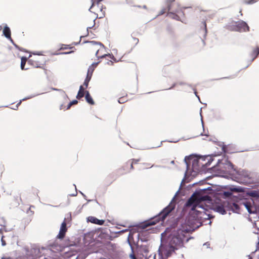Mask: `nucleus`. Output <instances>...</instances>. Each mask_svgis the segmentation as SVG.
<instances>
[{
    "mask_svg": "<svg viewBox=\"0 0 259 259\" xmlns=\"http://www.w3.org/2000/svg\"><path fill=\"white\" fill-rule=\"evenodd\" d=\"M100 54H103V52H100Z\"/></svg>",
    "mask_w": 259,
    "mask_h": 259,
    "instance_id": "obj_44",
    "label": "nucleus"
},
{
    "mask_svg": "<svg viewBox=\"0 0 259 259\" xmlns=\"http://www.w3.org/2000/svg\"><path fill=\"white\" fill-rule=\"evenodd\" d=\"M139 161H140L139 159H133L128 160L130 163H132V166H133V165L134 164H137Z\"/></svg>",
    "mask_w": 259,
    "mask_h": 259,
    "instance_id": "obj_24",
    "label": "nucleus"
},
{
    "mask_svg": "<svg viewBox=\"0 0 259 259\" xmlns=\"http://www.w3.org/2000/svg\"><path fill=\"white\" fill-rule=\"evenodd\" d=\"M92 75L90 73H87V77L85 78V80L89 81L91 80Z\"/></svg>",
    "mask_w": 259,
    "mask_h": 259,
    "instance_id": "obj_29",
    "label": "nucleus"
},
{
    "mask_svg": "<svg viewBox=\"0 0 259 259\" xmlns=\"http://www.w3.org/2000/svg\"><path fill=\"white\" fill-rule=\"evenodd\" d=\"M27 61V58L25 57H22L21 59V68L22 70H27L28 68H25V65Z\"/></svg>",
    "mask_w": 259,
    "mask_h": 259,
    "instance_id": "obj_21",
    "label": "nucleus"
},
{
    "mask_svg": "<svg viewBox=\"0 0 259 259\" xmlns=\"http://www.w3.org/2000/svg\"><path fill=\"white\" fill-rule=\"evenodd\" d=\"M184 234L181 230L174 231L168 237L169 243L171 248L177 249L183 246Z\"/></svg>",
    "mask_w": 259,
    "mask_h": 259,
    "instance_id": "obj_2",
    "label": "nucleus"
},
{
    "mask_svg": "<svg viewBox=\"0 0 259 259\" xmlns=\"http://www.w3.org/2000/svg\"><path fill=\"white\" fill-rule=\"evenodd\" d=\"M231 191H233V192H237L241 191L239 189L235 188H231Z\"/></svg>",
    "mask_w": 259,
    "mask_h": 259,
    "instance_id": "obj_33",
    "label": "nucleus"
},
{
    "mask_svg": "<svg viewBox=\"0 0 259 259\" xmlns=\"http://www.w3.org/2000/svg\"><path fill=\"white\" fill-rule=\"evenodd\" d=\"M97 5L96 7L95 6L94 8L90 11L96 15V18L99 19L103 18L105 16V10L106 7L103 5H100V3L99 4H96Z\"/></svg>",
    "mask_w": 259,
    "mask_h": 259,
    "instance_id": "obj_7",
    "label": "nucleus"
},
{
    "mask_svg": "<svg viewBox=\"0 0 259 259\" xmlns=\"http://www.w3.org/2000/svg\"><path fill=\"white\" fill-rule=\"evenodd\" d=\"M234 206L236 208H238V205L235 203H234Z\"/></svg>",
    "mask_w": 259,
    "mask_h": 259,
    "instance_id": "obj_37",
    "label": "nucleus"
},
{
    "mask_svg": "<svg viewBox=\"0 0 259 259\" xmlns=\"http://www.w3.org/2000/svg\"><path fill=\"white\" fill-rule=\"evenodd\" d=\"M85 98L86 100V101L90 105H94L95 102L91 97L90 93L89 91H85Z\"/></svg>",
    "mask_w": 259,
    "mask_h": 259,
    "instance_id": "obj_18",
    "label": "nucleus"
},
{
    "mask_svg": "<svg viewBox=\"0 0 259 259\" xmlns=\"http://www.w3.org/2000/svg\"><path fill=\"white\" fill-rule=\"evenodd\" d=\"M62 107H63V105H62L61 106L60 109H62Z\"/></svg>",
    "mask_w": 259,
    "mask_h": 259,
    "instance_id": "obj_45",
    "label": "nucleus"
},
{
    "mask_svg": "<svg viewBox=\"0 0 259 259\" xmlns=\"http://www.w3.org/2000/svg\"><path fill=\"white\" fill-rule=\"evenodd\" d=\"M203 27H204V30L205 33H206V32H207V28H206V23L205 21H204L203 22Z\"/></svg>",
    "mask_w": 259,
    "mask_h": 259,
    "instance_id": "obj_32",
    "label": "nucleus"
},
{
    "mask_svg": "<svg viewBox=\"0 0 259 259\" xmlns=\"http://www.w3.org/2000/svg\"><path fill=\"white\" fill-rule=\"evenodd\" d=\"M126 101V100L124 97H121L118 100V102L120 104L124 103Z\"/></svg>",
    "mask_w": 259,
    "mask_h": 259,
    "instance_id": "obj_26",
    "label": "nucleus"
},
{
    "mask_svg": "<svg viewBox=\"0 0 259 259\" xmlns=\"http://www.w3.org/2000/svg\"><path fill=\"white\" fill-rule=\"evenodd\" d=\"M64 46V45H62V46L61 47V48H60L61 50L62 49H63V46Z\"/></svg>",
    "mask_w": 259,
    "mask_h": 259,
    "instance_id": "obj_41",
    "label": "nucleus"
},
{
    "mask_svg": "<svg viewBox=\"0 0 259 259\" xmlns=\"http://www.w3.org/2000/svg\"><path fill=\"white\" fill-rule=\"evenodd\" d=\"M64 53H62V52H60V53H59L58 54H63Z\"/></svg>",
    "mask_w": 259,
    "mask_h": 259,
    "instance_id": "obj_46",
    "label": "nucleus"
},
{
    "mask_svg": "<svg viewBox=\"0 0 259 259\" xmlns=\"http://www.w3.org/2000/svg\"><path fill=\"white\" fill-rule=\"evenodd\" d=\"M21 102L20 101V102L18 104V105H19L21 104Z\"/></svg>",
    "mask_w": 259,
    "mask_h": 259,
    "instance_id": "obj_43",
    "label": "nucleus"
},
{
    "mask_svg": "<svg viewBox=\"0 0 259 259\" xmlns=\"http://www.w3.org/2000/svg\"><path fill=\"white\" fill-rule=\"evenodd\" d=\"M133 39L134 40V42H135V44H137L138 42H139V39L137 38H135V37H134L133 38Z\"/></svg>",
    "mask_w": 259,
    "mask_h": 259,
    "instance_id": "obj_36",
    "label": "nucleus"
},
{
    "mask_svg": "<svg viewBox=\"0 0 259 259\" xmlns=\"http://www.w3.org/2000/svg\"><path fill=\"white\" fill-rule=\"evenodd\" d=\"M208 196H201L199 195L193 194L187 201L186 206L191 207L190 214L196 219H202L204 218L206 209L203 207L202 201L208 200Z\"/></svg>",
    "mask_w": 259,
    "mask_h": 259,
    "instance_id": "obj_1",
    "label": "nucleus"
},
{
    "mask_svg": "<svg viewBox=\"0 0 259 259\" xmlns=\"http://www.w3.org/2000/svg\"><path fill=\"white\" fill-rule=\"evenodd\" d=\"M167 7L169 13L168 15H172L173 18L177 19L178 16L176 15L175 13H179L180 10V6L175 0H166Z\"/></svg>",
    "mask_w": 259,
    "mask_h": 259,
    "instance_id": "obj_6",
    "label": "nucleus"
},
{
    "mask_svg": "<svg viewBox=\"0 0 259 259\" xmlns=\"http://www.w3.org/2000/svg\"><path fill=\"white\" fill-rule=\"evenodd\" d=\"M224 195L226 197H229L232 195V193L231 192H224Z\"/></svg>",
    "mask_w": 259,
    "mask_h": 259,
    "instance_id": "obj_28",
    "label": "nucleus"
},
{
    "mask_svg": "<svg viewBox=\"0 0 259 259\" xmlns=\"http://www.w3.org/2000/svg\"><path fill=\"white\" fill-rule=\"evenodd\" d=\"M170 255L169 253H167V254H166V257H168Z\"/></svg>",
    "mask_w": 259,
    "mask_h": 259,
    "instance_id": "obj_40",
    "label": "nucleus"
},
{
    "mask_svg": "<svg viewBox=\"0 0 259 259\" xmlns=\"http://www.w3.org/2000/svg\"><path fill=\"white\" fill-rule=\"evenodd\" d=\"M4 236H2V238H1V241H2V244L3 246H5L6 245V242L4 240Z\"/></svg>",
    "mask_w": 259,
    "mask_h": 259,
    "instance_id": "obj_31",
    "label": "nucleus"
},
{
    "mask_svg": "<svg viewBox=\"0 0 259 259\" xmlns=\"http://www.w3.org/2000/svg\"><path fill=\"white\" fill-rule=\"evenodd\" d=\"M147 166L149 167H152V166H150V164H147V165H146Z\"/></svg>",
    "mask_w": 259,
    "mask_h": 259,
    "instance_id": "obj_38",
    "label": "nucleus"
},
{
    "mask_svg": "<svg viewBox=\"0 0 259 259\" xmlns=\"http://www.w3.org/2000/svg\"><path fill=\"white\" fill-rule=\"evenodd\" d=\"M89 81L88 80H84L83 83V85L85 86V88H87L89 84Z\"/></svg>",
    "mask_w": 259,
    "mask_h": 259,
    "instance_id": "obj_34",
    "label": "nucleus"
},
{
    "mask_svg": "<svg viewBox=\"0 0 259 259\" xmlns=\"http://www.w3.org/2000/svg\"><path fill=\"white\" fill-rule=\"evenodd\" d=\"M227 29L230 31L246 32L249 31V27L247 24L242 21L235 22L227 26Z\"/></svg>",
    "mask_w": 259,
    "mask_h": 259,
    "instance_id": "obj_5",
    "label": "nucleus"
},
{
    "mask_svg": "<svg viewBox=\"0 0 259 259\" xmlns=\"http://www.w3.org/2000/svg\"><path fill=\"white\" fill-rule=\"evenodd\" d=\"M107 64L109 65H112L113 64V62L111 60H109L107 62Z\"/></svg>",
    "mask_w": 259,
    "mask_h": 259,
    "instance_id": "obj_35",
    "label": "nucleus"
},
{
    "mask_svg": "<svg viewBox=\"0 0 259 259\" xmlns=\"http://www.w3.org/2000/svg\"><path fill=\"white\" fill-rule=\"evenodd\" d=\"M88 49L91 53H95L96 56L98 58H103L106 57H110L106 54H100V52H104V46L101 43L95 41H87Z\"/></svg>",
    "mask_w": 259,
    "mask_h": 259,
    "instance_id": "obj_4",
    "label": "nucleus"
},
{
    "mask_svg": "<svg viewBox=\"0 0 259 259\" xmlns=\"http://www.w3.org/2000/svg\"><path fill=\"white\" fill-rule=\"evenodd\" d=\"M134 169L133 166H132V163H130L129 161H127L119 169L120 171L121 175H125L131 171V170Z\"/></svg>",
    "mask_w": 259,
    "mask_h": 259,
    "instance_id": "obj_10",
    "label": "nucleus"
},
{
    "mask_svg": "<svg viewBox=\"0 0 259 259\" xmlns=\"http://www.w3.org/2000/svg\"><path fill=\"white\" fill-rule=\"evenodd\" d=\"M200 160H204L203 158H201L199 159H194L192 161V166L194 169H196V170H198L200 166H204L205 165L206 166H207L208 165H209V163H206L205 164H203L202 163H200Z\"/></svg>",
    "mask_w": 259,
    "mask_h": 259,
    "instance_id": "obj_11",
    "label": "nucleus"
},
{
    "mask_svg": "<svg viewBox=\"0 0 259 259\" xmlns=\"http://www.w3.org/2000/svg\"><path fill=\"white\" fill-rule=\"evenodd\" d=\"M72 45H66V55L73 53L76 50L74 46H71Z\"/></svg>",
    "mask_w": 259,
    "mask_h": 259,
    "instance_id": "obj_19",
    "label": "nucleus"
},
{
    "mask_svg": "<svg viewBox=\"0 0 259 259\" xmlns=\"http://www.w3.org/2000/svg\"><path fill=\"white\" fill-rule=\"evenodd\" d=\"M4 231H7L6 221L3 218H0V233L2 234Z\"/></svg>",
    "mask_w": 259,
    "mask_h": 259,
    "instance_id": "obj_13",
    "label": "nucleus"
},
{
    "mask_svg": "<svg viewBox=\"0 0 259 259\" xmlns=\"http://www.w3.org/2000/svg\"><path fill=\"white\" fill-rule=\"evenodd\" d=\"M77 44H78V43H75V42H74V43H73V45H77Z\"/></svg>",
    "mask_w": 259,
    "mask_h": 259,
    "instance_id": "obj_42",
    "label": "nucleus"
},
{
    "mask_svg": "<svg viewBox=\"0 0 259 259\" xmlns=\"http://www.w3.org/2000/svg\"><path fill=\"white\" fill-rule=\"evenodd\" d=\"M65 236V220L62 223L60 232L57 236V238L62 239Z\"/></svg>",
    "mask_w": 259,
    "mask_h": 259,
    "instance_id": "obj_15",
    "label": "nucleus"
},
{
    "mask_svg": "<svg viewBox=\"0 0 259 259\" xmlns=\"http://www.w3.org/2000/svg\"><path fill=\"white\" fill-rule=\"evenodd\" d=\"M77 103L78 101L76 100L72 101V102H70L69 104L68 105L66 109H69L72 105L77 104Z\"/></svg>",
    "mask_w": 259,
    "mask_h": 259,
    "instance_id": "obj_23",
    "label": "nucleus"
},
{
    "mask_svg": "<svg viewBox=\"0 0 259 259\" xmlns=\"http://www.w3.org/2000/svg\"><path fill=\"white\" fill-rule=\"evenodd\" d=\"M3 259H12L10 257H7V258H3Z\"/></svg>",
    "mask_w": 259,
    "mask_h": 259,
    "instance_id": "obj_39",
    "label": "nucleus"
},
{
    "mask_svg": "<svg viewBox=\"0 0 259 259\" xmlns=\"http://www.w3.org/2000/svg\"><path fill=\"white\" fill-rule=\"evenodd\" d=\"M97 65H98V63L92 64V65L89 67L87 73H90L92 75L93 72L94 70V68L96 67L97 66Z\"/></svg>",
    "mask_w": 259,
    "mask_h": 259,
    "instance_id": "obj_22",
    "label": "nucleus"
},
{
    "mask_svg": "<svg viewBox=\"0 0 259 259\" xmlns=\"http://www.w3.org/2000/svg\"><path fill=\"white\" fill-rule=\"evenodd\" d=\"M85 88L83 87V85H80L79 88V91L78 92V94L76 96V98L77 99H80L81 98H82L84 94L85 95V91H84Z\"/></svg>",
    "mask_w": 259,
    "mask_h": 259,
    "instance_id": "obj_17",
    "label": "nucleus"
},
{
    "mask_svg": "<svg viewBox=\"0 0 259 259\" xmlns=\"http://www.w3.org/2000/svg\"><path fill=\"white\" fill-rule=\"evenodd\" d=\"M253 201L252 199L246 200L242 202V204L247 209L249 213H254L256 212L255 208L253 206Z\"/></svg>",
    "mask_w": 259,
    "mask_h": 259,
    "instance_id": "obj_8",
    "label": "nucleus"
},
{
    "mask_svg": "<svg viewBox=\"0 0 259 259\" xmlns=\"http://www.w3.org/2000/svg\"><path fill=\"white\" fill-rule=\"evenodd\" d=\"M69 219V218H68L67 219L66 218V224H65V225H66V231H67V225L69 223V222L71 221V214H69V220L68 221V222H67V220Z\"/></svg>",
    "mask_w": 259,
    "mask_h": 259,
    "instance_id": "obj_30",
    "label": "nucleus"
},
{
    "mask_svg": "<svg viewBox=\"0 0 259 259\" xmlns=\"http://www.w3.org/2000/svg\"><path fill=\"white\" fill-rule=\"evenodd\" d=\"M3 34L6 37L10 39L11 41H13L11 38V30L9 27L7 26L4 27L3 29Z\"/></svg>",
    "mask_w": 259,
    "mask_h": 259,
    "instance_id": "obj_14",
    "label": "nucleus"
},
{
    "mask_svg": "<svg viewBox=\"0 0 259 259\" xmlns=\"http://www.w3.org/2000/svg\"><path fill=\"white\" fill-rule=\"evenodd\" d=\"M175 205L174 204L171 203H170L153 220H149V221L145 222L142 225V228L143 229H146L149 226L154 225L156 224L157 222H158L160 220L162 221H164L167 215L175 208Z\"/></svg>",
    "mask_w": 259,
    "mask_h": 259,
    "instance_id": "obj_3",
    "label": "nucleus"
},
{
    "mask_svg": "<svg viewBox=\"0 0 259 259\" xmlns=\"http://www.w3.org/2000/svg\"><path fill=\"white\" fill-rule=\"evenodd\" d=\"M259 55V48L256 47L253 49L252 52L250 54V56L252 59V61L255 60L257 56Z\"/></svg>",
    "mask_w": 259,
    "mask_h": 259,
    "instance_id": "obj_16",
    "label": "nucleus"
},
{
    "mask_svg": "<svg viewBox=\"0 0 259 259\" xmlns=\"http://www.w3.org/2000/svg\"><path fill=\"white\" fill-rule=\"evenodd\" d=\"M87 221L88 222H91L93 224L99 225H102L104 224L105 221L103 220H99L98 219L96 218L95 217L93 216H90L87 218Z\"/></svg>",
    "mask_w": 259,
    "mask_h": 259,
    "instance_id": "obj_12",
    "label": "nucleus"
},
{
    "mask_svg": "<svg viewBox=\"0 0 259 259\" xmlns=\"http://www.w3.org/2000/svg\"><path fill=\"white\" fill-rule=\"evenodd\" d=\"M130 257L131 259H138L134 253L133 249L132 250V253L130 254Z\"/></svg>",
    "mask_w": 259,
    "mask_h": 259,
    "instance_id": "obj_25",
    "label": "nucleus"
},
{
    "mask_svg": "<svg viewBox=\"0 0 259 259\" xmlns=\"http://www.w3.org/2000/svg\"><path fill=\"white\" fill-rule=\"evenodd\" d=\"M215 209L217 211L221 213L222 214L226 213V211L222 205H218L215 207Z\"/></svg>",
    "mask_w": 259,
    "mask_h": 259,
    "instance_id": "obj_20",
    "label": "nucleus"
},
{
    "mask_svg": "<svg viewBox=\"0 0 259 259\" xmlns=\"http://www.w3.org/2000/svg\"><path fill=\"white\" fill-rule=\"evenodd\" d=\"M256 2V0H248V1H245L244 2L246 4H253L255 3Z\"/></svg>",
    "mask_w": 259,
    "mask_h": 259,
    "instance_id": "obj_27",
    "label": "nucleus"
},
{
    "mask_svg": "<svg viewBox=\"0 0 259 259\" xmlns=\"http://www.w3.org/2000/svg\"><path fill=\"white\" fill-rule=\"evenodd\" d=\"M28 63L35 68H40L43 65L42 61L38 57L29 59Z\"/></svg>",
    "mask_w": 259,
    "mask_h": 259,
    "instance_id": "obj_9",
    "label": "nucleus"
},
{
    "mask_svg": "<svg viewBox=\"0 0 259 259\" xmlns=\"http://www.w3.org/2000/svg\"><path fill=\"white\" fill-rule=\"evenodd\" d=\"M171 163H174V161H171Z\"/></svg>",
    "mask_w": 259,
    "mask_h": 259,
    "instance_id": "obj_47",
    "label": "nucleus"
}]
</instances>
